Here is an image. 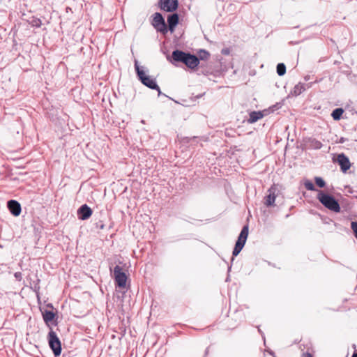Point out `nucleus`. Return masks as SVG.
Segmentation results:
<instances>
[{"label": "nucleus", "mask_w": 357, "mask_h": 357, "mask_svg": "<svg viewBox=\"0 0 357 357\" xmlns=\"http://www.w3.org/2000/svg\"><path fill=\"white\" fill-rule=\"evenodd\" d=\"M10 212L15 216H18L21 213V206L15 200H10L7 204Z\"/></svg>", "instance_id": "obj_12"}, {"label": "nucleus", "mask_w": 357, "mask_h": 357, "mask_svg": "<svg viewBox=\"0 0 357 357\" xmlns=\"http://www.w3.org/2000/svg\"><path fill=\"white\" fill-rule=\"evenodd\" d=\"M113 274L116 285L120 288H125L126 286L127 275L122 271V268L119 266H116L113 270Z\"/></svg>", "instance_id": "obj_6"}, {"label": "nucleus", "mask_w": 357, "mask_h": 357, "mask_svg": "<svg viewBox=\"0 0 357 357\" xmlns=\"http://www.w3.org/2000/svg\"><path fill=\"white\" fill-rule=\"evenodd\" d=\"M77 215L79 219L82 220H85L89 219L92 215L91 208L88 206L86 204H84L80 206V208L77 211Z\"/></svg>", "instance_id": "obj_9"}, {"label": "nucleus", "mask_w": 357, "mask_h": 357, "mask_svg": "<svg viewBox=\"0 0 357 357\" xmlns=\"http://www.w3.org/2000/svg\"><path fill=\"white\" fill-rule=\"evenodd\" d=\"M264 112L265 111H253L250 112L248 122L250 123H254L257 122L258 120L262 119L264 116Z\"/></svg>", "instance_id": "obj_13"}, {"label": "nucleus", "mask_w": 357, "mask_h": 357, "mask_svg": "<svg viewBox=\"0 0 357 357\" xmlns=\"http://www.w3.org/2000/svg\"><path fill=\"white\" fill-rule=\"evenodd\" d=\"M276 188L275 187H271L268 189V193L266 196L264 197V204L266 206H274V203L276 198Z\"/></svg>", "instance_id": "obj_8"}, {"label": "nucleus", "mask_w": 357, "mask_h": 357, "mask_svg": "<svg viewBox=\"0 0 357 357\" xmlns=\"http://www.w3.org/2000/svg\"><path fill=\"white\" fill-rule=\"evenodd\" d=\"M172 58L174 61L182 62L190 68H195L199 63V61L196 56L180 50H174L172 52Z\"/></svg>", "instance_id": "obj_2"}, {"label": "nucleus", "mask_w": 357, "mask_h": 357, "mask_svg": "<svg viewBox=\"0 0 357 357\" xmlns=\"http://www.w3.org/2000/svg\"><path fill=\"white\" fill-rule=\"evenodd\" d=\"M352 357H357V351L354 353V354L352 355Z\"/></svg>", "instance_id": "obj_29"}, {"label": "nucleus", "mask_w": 357, "mask_h": 357, "mask_svg": "<svg viewBox=\"0 0 357 357\" xmlns=\"http://www.w3.org/2000/svg\"><path fill=\"white\" fill-rule=\"evenodd\" d=\"M135 68L139 77V79L142 83L151 89H155L158 92V95L161 94L160 87L157 84L155 79L152 78L151 76L147 75L144 70V67H140L137 59L135 60Z\"/></svg>", "instance_id": "obj_1"}, {"label": "nucleus", "mask_w": 357, "mask_h": 357, "mask_svg": "<svg viewBox=\"0 0 357 357\" xmlns=\"http://www.w3.org/2000/svg\"><path fill=\"white\" fill-rule=\"evenodd\" d=\"M97 227L98 228H100V229H103L105 227V225L103 224H100V225H98Z\"/></svg>", "instance_id": "obj_27"}, {"label": "nucleus", "mask_w": 357, "mask_h": 357, "mask_svg": "<svg viewBox=\"0 0 357 357\" xmlns=\"http://www.w3.org/2000/svg\"><path fill=\"white\" fill-rule=\"evenodd\" d=\"M306 89V86L305 84H303L301 82H299L298 84H297L293 89L292 91H291V93L294 95V96H298L300 95L302 92H303L304 91H305Z\"/></svg>", "instance_id": "obj_15"}, {"label": "nucleus", "mask_w": 357, "mask_h": 357, "mask_svg": "<svg viewBox=\"0 0 357 357\" xmlns=\"http://www.w3.org/2000/svg\"><path fill=\"white\" fill-rule=\"evenodd\" d=\"M167 22L169 25V29L171 32L174 31L175 26L178 23V15L176 13H174L169 15L167 18Z\"/></svg>", "instance_id": "obj_14"}, {"label": "nucleus", "mask_w": 357, "mask_h": 357, "mask_svg": "<svg viewBox=\"0 0 357 357\" xmlns=\"http://www.w3.org/2000/svg\"><path fill=\"white\" fill-rule=\"evenodd\" d=\"M302 357H312L309 352H305L303 354Z\"/></svg>", "instance_id": "obj_24"}, {"label": "nucleus", "mask_w": 357, "mask_h": 357, "mask_svg": "<svg viewBox=\"0 0 357 357\" xmlns=\"http://www.w3.org/2000/svg\"><path fill=\"white\" fill-rule=\"evenodd\" d=\"M48 342L50 347L53 351L54 354L57 356L61 354V345L59 339L58 338L56 333L51 330L48 334Z\"/></svg>", "instance_id": "obj_5"}, {"label": "nucleus", "mask_w": 357, "mask_h": 357, "mask_svg": "<svg viewBox=\"0 0 357 357\" xmlns=\"http://www.w3.org/2000/svg\"><path fill=\"white\" fill-rule=\"evenodd\" d=\"M286 73V66L284 63H278L277 66V73L280 76H282Z\"/></svg>", "instance_id": "obj_19"}, {"label": "nucleus", "mask_w": 357, "mask_h": 357, "mask_svg": "<svg viewBox=\"0 0 357 357\" xmlns=\"http://www.w3.org/2000/svg\"><path fill=\"white\" fill-rule=\"evenodd\" d=\"M164 20H165L160 13H155L153 15L151 24L153 25V26L154 28H155V27L158 26V25L160 24Z\"/></svg>", "instance_id": "obj_16"}, {"label": "nucleus", "mask_w": 357, "mask_h": 357, "mask_svg": "<svg viewBox=\"0 0 357 357\" xmlns=\"http://www.w3.org/2000/svg\"><path fill=\"white\" fill-rule=\"evenodd\" d=\"M43 317L44 321L47 324H49L50 322H52L54 320L55 317V314L52 311L45 310V312H43Z\"/></svg>", "instance_id": "obj_17"}, {"label": "nucleus", "mask_w": 357, "mask_h": 357, "mask_svg": "<svg viewBox=\"0 0 357 357\" xmlns=\"http://www.w3.org/2000/svg\"><path fill=\"white\" fill-rule=\"evenodd\" d=\"M222 53L223 54H225V55H227V54H229V50H227V49H223V50H222Z\"/></svg>", "instance_id": "obj_25"}, {"label": "nucleus", "mask_w": 357, "mask_h": 357, "mask_svg": "<svg viewBox=\"0 0 357 357\" xmlns=\"http://www.w3.org/2000/svg\"><path fill=\"white\" fill-rule=\"evenodd\" d=\"M337 160L343 172H346L350 168V161L344 153L339 154Z\"/></svg>", "instance_id": "obj_10"}, {"label": "nucleus", "mask_w": 357, "mask_h": 357, "mask_svg": "<svg viewBox=\"0 0 357 357\" xmlns=\"http://www.w3.org/2000/svg\"><path fill=\"white\" fill-rule=\"evenodd\" d=\"M305 146L310 149H320L322 147V144L320 141L312 138L309 137L304 140Z\"/></svg>", "instance_id": "obj_11"}, {"label": "nucleus", "mask_w": 357, "mask_h": 357, "mask_svg": "<svg viewBox=\"0 0 357 357\" xmlns=\"http://www.w3.org/2000/svg\"><path fill=\"white\" fill-rule=\"evenodd\" d=\"M351 229L355 234L356 238H357V222H351Z\"/></svg>", "instance_id": "obj_23"}, {"label": "nucleus", "mask_w": 357, "mask_h": 357, "mask_svg": "<svg viewBox=\"0 0 357 357\" xmlns=\"http://www.w3.org/2000/svg\"><path fill=\"white\" fill-rule=\"evenodd\" d=\"M160 8L167 12H172L178 7L177 0H160Z\"/></svg>", "instance_id": "obj_7"}, {"label": "nucleus", "mask_w": 357, "mask_h": 357, "mask_svg": "<svg viewBox=\"0 0 357 357\" xmlns=\"http://www.w3.org/2000/svg\"><path fill=\"white\" fill-rule=\"evenodd\" d=\"M344 112L343 109L342 108H336L334 109L331 114L332 117L334 120H339L341 118V116L342 115Z\"/></svg>", "instance_id": "obj_18"}, {"label": "nucleus", "mask_w": 357, "mask_h": 357, "mask_svg": "<svg viewBox=\"0 0 357 357\" xmlns=\"http://www.w3.org/2000/svg\"><path fill=\"white\" fill-rule=\"evenodd\" d=\"M309 79H310V76L309 75H307V76L305 77V81H307Z\"/></svg>", "instance_id": "obj_28"}, {"label": "nucleus", "mask_w": 357, "mask_h": 357, "mask_svg": "<svg viewBox=\"0 0 357 357\" xmlns=\"http://www.w3.org/2000/svg\"><path fill=\"white\" fill-rule=\"evenodd\" d=\"M15 277L17 278V279H20L21 278V273L20 272H17L15 273Z\"/></svg>", "instance_id": "obj_26"}, {"label": "nucleus", "mask_w": 357, "mask_h": 357, "mask_svg": "<svg viewBox=\"0 0 357 357\" xmlns=\"http://www.w3.org/2000/svg\"><path fill=\"white\" fill-rule=\"evenodd\" d=\"M304 185L305 188L308 190L314 191L316 190L314 184L309 180L305 181Z\"/></svg>", "instance_id": "obj_21"}, {"label": "nucleus", "mask_w": 357, "mask_h": 357, "mask_svg": "<svg viewBox=\"0 0 357 357\" xmlns=\"http://www.w3.org/2000/svg\"><path fill=\"white\" fill-rule=\"evenodd\" d=\"M317 199L328 209L336 213L340 211V204L333 196L319 191Z\"/></svg>", "instance_id": "obj_3"}, {"label": "nucleus", "mask_w": 357, "mask_h": 357, "mask_svg": "<svg viewBox=\"0 0 357 357\" xmlns=\"http://www.w3.org/2000/svg\"><path fill=\"white\" fill-rule=\"evenodd\" d=\"M315 183L319 188H324L326 185L325 181L321 177H315Z\"/></svg>", "instance_id": "obj_22"}, {"label": "nucleus", "mask_w": 357, "mask_h": 357, "mask_svg": "<svg viewBox=\"0 0 357 357\" xmlns=\"http://www.w3.org/2000/svg\"><path fill=\"white\" fill-rule=\"evenodd\" d=\"M248 236V227L246 225L243 227V229L239 234V236L238 238V240L236 243V245H235V247L234 248L233 253H232L234 256H237L239 254V252L241 251V250L243 249V248L246 242Z\"/></svg>", "instance_id": "obj_4"}, {"label": "nucleus", "mask_w": 357, "mask_h": 357, "mask_svg": "<svg viewBox=\"0 0 357 357\" xmlns=\"http://www.w3.org/2000/svg\"><path fill=\"white\" fill-rule=\"evenodd\" d=\"M158 32H160L163 34H165L167 32V27L165 20L158 25V26L155 28Z\"/></svg>", "instance_id": "obj_20"}]
</instances>
